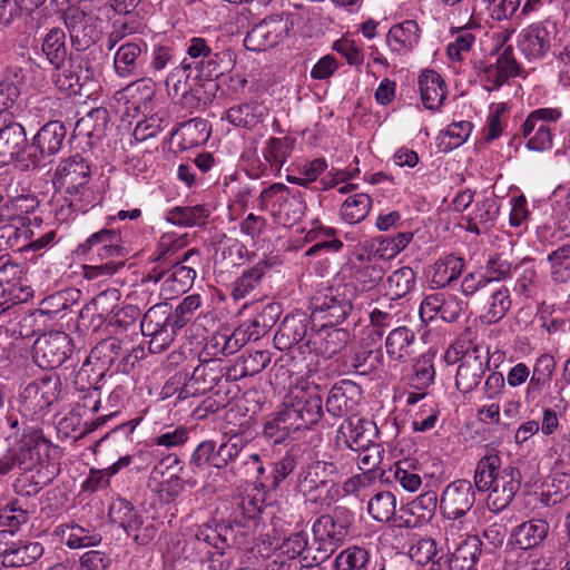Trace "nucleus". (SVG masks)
Masks as SVG:
<instances>
[{
    "mask_svg": "<svg viewBox=\"0 0 570 570\" xmlns=\"http://www.w3.org/2000/svg\"><path fill=\"white\" fill-rule=\"evenodd\" d=\"M468 304L454 294L435 293L424 297L419 314L423 322H431L438 315L446 323H453L464 315Z\"/></svg>",
    "mask_w": 570,
    "mask_h": 570,
    "instance_id": "nucleus-18",
    "label": "nucleus"
},
{
    "mask_svg": "<svg viewBox=\"0 0 570 570\" xmlns=\"http://www.w3.org/2000/svg\"><path fill=\"white\" fill-rule=\"evenodd\" d=\"M82 416L83 413L80 412V406H75L59 419L57 422V432L61 440L83 436V434H81L85 423Z\"/></svg>",
    "mask_w": 570,
    "mask_h": 570,
    "instance_id": "nucleus-63",
    "label": "nucleus"
},
{
    "mask_svg": "<svg viewBox=\"0 0 570 570\" xmlns=\"http://www.w3.org/2000/svg\"><path fill=\"white\" fill-rule=\"evenodd\" d=\"M259 206L284 225L299 220L306 209L304 194L283 183H274L264 188L259 194Z\"/></svg>",
    "mask_w": 570,
    "mask_h": 570,
    "instance_id": "nucleus-10",
    "label": "nucleus"
},
{
    "mask_svg": "<svg viewBox=\"0 0 570 570\" xmlns=\"http://www.w3.org/2000/svg\"><path fill=\"white\" fill-rule=\"evenodd\" d=\"M473 125L468 120L454 121L438 136L440 150L446 153L462 146L470 137Z\"/></svg>",
    "mask_w": 570,
    "mask_h": 570,
    "instance_id": "nucleus-45",
    "label": "nucleus"
},
{
    "mask_svg": "<svg viewBox=\"0 0 570 570\" xmlns=\"http://www.w3.org/2000/svg\"><path fill=\"white\" fill-rule=\"evenodd\" d=\"M520 472L511 466H502L498 453L482 456L474 471V484L479 492L487 493V507L491 512L504 510L520 489Z\"/></svg>",
    "mask_w": 570,
    "mask_h": 570,
    "instance_id": "nucleus-1",
    "label": "nucleus"
},
{
    "mask_svg": "<svg viewBox=\"0 0 570 570\" xmlns=\"http://www.w3.org/2000/svg\"><path fill=\"white\" fill-rule=\"evenodd\" d=\"M507 128V105L503 102L490 106L487 124L483 129L484 139L493 141L498 139Z\"/></svg>",
    "mask_w": 570,
    "mask_h": 570,
    "instance_id": "nucleus-59",
    "label": "nucleus"
},
{
    "mask_svg": "<svg viewBox=\"0 0 570 570\" xmlns=\"http://www.w3.org/2000/svg\"><path fill=\"white\" fill-rule=\"evenodd\" d=\"M199 250L190 248L173 266L155 277L160 282V291L166 298L187 292L196 278L195 266L199 264Z\"/></svg>",
    "mask_w": 570,
    "mask_h": 570,
    "instance_id": "nucleus-14",
    "label": "nucleus"
},
{
    "mask_svg": "<svg viewBox=\"0 0 570 570\" xmlns=\"http://www.w3.org/2000/svg\"><path fill=\"white\" fill-rule=\"evenodd\" d=\"M154 95L155 87L150 79L137 80L124 89V96L131 98L134 108L137 110H146Z\"/></svg>",
    "mask_w": 570,
    "mask_h": 570,
    "instance_id": "nucleus-61",
    "label": "nucleus"
},
{
    "mask_svg": "<svg viewBox=\"0 0 570 570\" xmlns=\"http://www.w3.org/2000/svg\"><path fill=\"white\" fill-rule=\"evenodd\" d=\"M169 320L168 304L156 303L144 315L140 328L145 336L150 337L149 351L154 354L163 353L174 342L177 333L167 321Z\"/></svg>",
    "mask_w": 570,
    "mask_h": 570,
    "instance_id": "nucleus-16",
    "label": "nucleus"
},
{
    "mask_svg": "<svg viewBox=\"0 0 570 570\" xmlns=\"http://www.w3.org/2000/svg\"><path fill=\"white\" fill-rule=\"evenodd\" d=\"M62 392V382L57 374L29 383L19 397L18 411L20 415L30 421L42 419L50 406L58 401Z\"/></svg>",
    "mask_w": 570,
    "mask_h": 570,
    "instance_id": "nucleus-8",
    "label": "nucleus"
},
{
    "mask_svg": "<svg viewBox=\"0 0 570 570\" xmlns=\"http://www.w3.org/2000/svg\"><path fill=\"white\" fill-rule=\"evenodd\" d=\"M510 307V292L505 286H500L490 295L488 308L481 320L485 324H494L505 316Z\"/></svg>",
    "mask_w": 570,
    "mask_h": 570,
    "instance_id": "nucleus-50",
    "label": "nucleus"
},
{
    "mask_svg": "<svg viewBox=\"0 0 570 570\" xmlns=\"http://www.w3.org/2000/svg\"><path fill=\"white\" fill-rule=\"evenodd\" d=\"M301 431V429L294 424L293 420H289L286 412L282 409L275 414V416L268 420L264 425V435L273 443H282L293 433Z\"/></svg>",
    "mask_w": 570,
    "mask_h": 570,
    "instance_id": "nucleus-47",
    "label": "nucleus"
},
{
    "mask_svg": "<svg viewBox=\"0 0 570 570\" xmlns=\"http://www.w3.org/2000/svg\"><path fill=\"white\" fill-rule=\"evenodd\" d=\"M76 253L95 263L87 269L90 277L111 276L125 266L126 249L118 229L102 228L91 234L77 246Z\"/></svg>",
    "mask_w": 570,
    "mask_h": 570,
    "instance_id": "nucleus-4",
    "label": "nucleus"
},
{
    "mask_svg": "<svg viewBox=\"0 0 570 570\" xmlns=\"http://www.w3.org/2000/svg\"><path fill=\"white\" fill-rule=\"evenodd\" d=\"M412 560L420 564L429 562H439L443 557L442 549H438V542L433 537H421V539L412 544L409 551Z\"/></svg>",
    "mask_w": 570,
    "mask_h": 570,
    "instance_id": "nucleus-57",
    "label": "nucleus"
},
{
    "mask_svg": "<svg viewBox=\"0 0 570 570\" xmlns=\"http://www.w3.org/2000/svg\"><path fill=\"white\" fill-rule=\"evenodd\" d=\"M27 521V512L14 503L0 507V534H14Z\"/></svg>",
    "mask_w": 570,
    "mask_h": 570,
    "instance_id": "nucleus-62",
    "label": "nucleus"
},
{
    "mask_svg": "<svg viewBox=\"0 0 570 570\" xmlns=\"http://www.w3.org/2000/svg\"><path fill=\"white\" fill-rule=\"evenodd\" d=\"M464 268V261L454 255L439 258L432 266L431 282L441 288L458 279Z\"/></svg>",
    "mask_w": 570,
    "mask_h": 570,
    "instance_id": "nucleus-41",
    "label": "nucleus"
},
{
    "mask_svg": "<svg viewBox=\"0 0 570 570\" xmlns=\"http://www.w3.org/2000/svg\"><path fill=\"white\" fill-rule=\"evenodd\" d=\"M422 30L415 20H404L393 24L386 33L385 42L392 53L405 56L419 45Z\"/></svg>",
    "mask_w": 570,
    "mask_h": 570,
    "instance_id": "nucleus-26",
    "label": "nucleus"
},
{
    "mask_svg": "<svg viewBox=\"0 0 570 570\" xmlns=\"http://www.w3.org/2000/svg\"><path fill=\"white\" fill-rule=\"evenodd\" d=\"M550 264V275L554 283L570 282V244L562 245L547 257Z\"/></svg>",
    "mask_w": 570,
    "mask_h": 570,
    "instance_id": "nucleus-52",
    "label": "nucleus"
},
{
    "mask_svg": "<svg viewBox=\"0 0 570 570\" xmlns=\"http://www.w3.org/2000/svg\"><path fill=\"white\" fill-rule=\"evenodd\" d=\"M350 337L347 330L335 327L330 323L323 324L317 331L309 334L307 346L312 352L331 358L343 351Z\"/></svg>",
    "mask_w": 570,
    "mask_h": 570,
    "instance_id": "nucleus-23",
    "label": "nucleus"
},
{
    "mask_svg": "<svg viewBox=\"0 0 570 570\" xmlns=\"http://www.w3.org/2000/svg\"><path fill=\"white\" fill-rule=\"evenodd\" d=\"M472 21L473 12L469 14L465 24L458 29L453 41L448 45L446 52L451 61H461L464 55L472 49L475 41L474 35L470 31Z\"/></svg>",
    "mask_w": 570,
    "mask_h": 570,
    "instance_id": "nucleus-51",
    "label": "nucleus"
},
{
    "mask_svg": "<svg viewBox=\"0 0 570 570\" xmlns=\"http://www.w3.org/2000/svg\"><path fill=\"white\" fill-rule=\"evenodd\" d=\"M26 129L10 118L0 121V167L20 159L27 146Z\"/></svg>",
    "mask_w": 570,
    "mask_h": 570,
    "instance_id": "nucleus-24",
    "label": "nucleus"
},
{
    "mask_svg": "<svg viewBox=\"0 0 570 570\" xmlns=\"http://www.w3.org/2000/svg\"><path fill=\"white\" fill-rule=\"evenodd\" d=\"M13 482V491L19 497L31 498L37 495L56 476L53 469L40 466L36 470H21Z\"/></svg>",
    "mask_w": 570,
    "mask_h": 570,
    "instance_id": "nucleus-31",
    "label": "nucleus"
},
{
    "mask_svg": "<svg viewBox=\"0 0 570 570\" xmlns=\"http://www.w3.org/2000/svg\"><path fill=\"white\" fill-rule=\"evenodd\" d=\"M443 358L448 365L458 364L455 386L461 393L468 394L480 385L491 362L495 368L499 367L504 353L499 350L491 353L485 344L468 346L463 340H458L445 351Z\"/></svg>",
    "mask_w": 570,
    "mask_h": 570,
    "instance_id": "nucleus-2",
    "label": "nucleus"
},
{
    "mask_svg": "<svg viewBox=\"0 0 570 570\" xmlns=\"http://www.w3.org/2000/svg\"><path fill=\"white\" fill-rule=\"evenodd\" d=\"M475 75L482 87L488 90H497L511 78L519 77L522 66L514 56L512 46L505 47L495 58L480 60L474 66Z\"/></svg>",
    "mask_w": 570,
    "mask_h": 570,
    "instance_id": "nucleus-13",
    "label": "nucleus"
},
{
    "mask_svg": "<svg viewBox=\"0 0 570 570\" xmlns=\"http://www.w3.org/2000/svg\"><path fill=\"white\" fill-rule=\"evenodd\" d=\"M396 500L389 491L376 493L367 504V511L380 522L389 521L395 513Z\"/></svg>",
    "mask_w": 570,
    "mask_h": 570,
    "instance_id": "nucleus-56",
    "label": "nucleus"
},
{
    "mask_svg": "<svg viewBox=\"0 0 570 570\" xmlns=\"http://www.w3.org/2000/svg\"><path fill=\"white\" fill-rule=\"evenodd\" d=\"M340 470L335 462L311 459L303 463L294 479V490L305 502L316 507H330L337 502Z\"/></svg>",
    "mask_w": 570,
    "mask_h": 570,
    "instance_id": "nucleus-3",
    "label": "nucleus"
},
{
    "mask_svg": "<svg viewBox=\"0 0 570 570\" xmlns=\"http://www.w3.org/2000/svg\"><path fill=\"white\" fill-rule=\"evenodd\" d=\"M372 204V198L366 193H353L342 202L338 216L345 224H360L368 216Z\"/></svg>",
    "mask_w": 570,
    "mask_h": 570,
    "instance_id": "nucleus-37",
    "label": "nucleus"
},
{
    "mask_svg": "<svg viewBox=\"0 0 570 570\" xmlns=\"http://www.w3.org/2000/svg\"><path fill=\"white\" fill-rule=\"evenodd\" d=\"M191 541L200 554V561L208 562L209 569L229 570L234 543H229L227 537H193Z\"/></svg>",
    "mask_w": 570,
    "mask_h": 570,
    "instance_id": "nucleus-22",
    "label": "nucleus"
},
{
    "mask_svg": "<svg viewBox=\"0 0 570 570\" xmlns=\"http://www.w3.org/2000/svg\"><path fill=\"white\" fill-rule=\"evenodd\" d=\"M416 336L407 326L391 330L385 337V352L391 367L409 362L415 352Z\"/></svg>",
    "mask_w": 570,
    "mask_h": 570,
    "instance_id": "nucleus-25",
    "label": "nucleus"
},
{
    "mask_svg": "<svg viewBox=\"0 0 570 570\" xmlns=\"http://www.w3.org/2000/svg\"><path fill=\"white\" fill-rule=\"evenodd\" d=\"M357 392V386L347 380L341 381L335 384L327 396L326 410L332 416H342L355 409L356 401L354 394Z\"/></svg>",
    "mask_w": 570,
    "mask_h": 570,
    "instance_id": "nucleus-34",
    "label": "nucleus"
},
{
    "mask_svg": "<svg viewBox=\"0 0 570 570\" xmlns=\"http://www.w3.org/2000/svg\"><path fill=\"white\" fill-rule=\"evenodd\" d=\"M121 294L117 288H107L96 295L86 309L92 311L100 321L107 320L117 311Z\"/></svg>",
    "mask_w": 570,
    "mask_h": 570,
    "instance_id": "nucleus-53",
    "label": "nucleus"
},
{
    "mask_svg": "<svg viewBox=\"0 0 570 570\" xmlns=\"http://www.w3.org/2000/svg\"><path fill=\"white\" fill-rule=\"evenodd\" d=\"M570 495V473L554 471L542 485L541 501L546 505H556Z\"/></svg>",
    "mask_w": 570,
    "mask_h": 570,
    "instance_id": "nucleus-42",
    "label": "nucleus"
},
{
    "mask_svg": "<svg viewBox=\"0 0 570 570\" xmlns=\"http://www.w3.org/2000/svg\"><path fill=\"white\" fill-rule=\"evenodd\" d=\"M147 43L141 39L122 42L114 55V70L120 78L138 77L147 61Z\"/></svg>",
    "mask_w": 570,
    "mask_h": 570,
    "instance_id": "nucleus-21",
    "label": "nucleus"
},
{
    "mask_svg": "<svg viewBox=\"0 0 570 570\" xmlns=\"http://www.w3.org/2000/svg\"><path fill=\"white\" fill-rule=\"evenodd\" d=\"M268 266L266 261H259L245 269L232 284V297L239 301L250 294L261 284Z\"/></svg>",
    "mask_w": 570,
    "mask_h": 570,
    "instance_id": "nucleus-40",
    "label": "nucleus"
},
{
    "mask_svg": "<svg viewBox=\"0 0 570 570\" xmlns=\"http://www.w3.org/2000/svg\"><path fill=\"white\" fill-rule=\"evenodd\" d=\"M43 553V547L39 542H26L19 540L12 543H0V556L4 567H24L37 561Z\"/></svg>",
    "mask_w": 570,
    "mask_h": 570,
    "instance_id": "nucleus-27",
    "label": "nucleus"
},
{
    "mask_svg": "<svg viewBox=\"0 0 570 570\" xmlns=\"http://www.w3.org/2000/svg\"><path fill=\"white\" fill-rule=\"evenodd\" d=\"M32 296V288L22 283V269L18 264L0 266V309L2 312L12 305L27 302Z\"/></svg>",
    "mask_w": 570,
    "mask_h": 570,
    "instance_id": "nucleus-20",
    "label": "nucleus"
},
{
    "mask_svg": "<svg viewBox=\"0 0 570 570\" xmlns=\"http://www.w3.org/2000/svg\"><path fill=\"white\" fill-rule=\"evenodd\" d=\"M288 32L287 22L279 16L269 17L255 24L246 35L244 46L254 52L277 46Z\"/></svg>",
    "mask_w": 570,
    "mask_h": 570,
    "instance_id": "nucleus-19",
    "label": "nucleus"
},
{
    "mask_svg": "<svg viewBox=\"0 0 570 570\" xmlns=\"http://www.w3.org/2000/svg\"><path fill=\"white\" fill-rule=\"evenodd\" d=\"M308 320L305 315H287L274 336V344L279 351H288L307 334Z\"/></svg>",
    "mask_w": 570,
    "mask_h": 570,
    "instance_id": "nucleus-30",
    "label": "nucleus"
},
{
    "mask_svg": "<svg viewBox=\"0 0 570 570\" xmlns=\"http://www.w3.org/2000/svg\"><path fill=\"white\" fill-rule=\"evenodd\" d=\"M417 83L423 106L432 111L440 110L446 97L443 78L436 71L425 69L420 73Z\"/></svg>",
    "mask_w": 570,
    "mask_h": 570,
    "instance_id": "nucleus-28",
    "label": "nucleus"
},
{
    "mask_svg": "<svg viewBox=\"0 0 570 570\" xmlns=\"http://www.w3.org/2000/svg\"><path fill=\"white\" fill-rule=\"evenodd\" d=\"M169 125V118L166 111H157L156 114L139 121L134 130L136 140L144 141L157 136Z\"/></svg>",
    "mask_w": 570,
    "mask_h": 570,
    "instance_id": "nucleus-60",
    "label": "nucleus"
},
{
    "mask_svg": "<svg viewBox=\"0 0 570 570\" xmlns=\"http://www.w3.org/2000/svg\"><path fill=\"white\" fill-rule=\"evenodd\" d=\"M368 561V553L360 547H350L335 559L336 570H363Z\"/></svg>",
    "mask_w": 570,
    "mask_h": 570,
    "instance_id": "nucleus-64",
    "label": "nucleus"
},
{
    "mask_svg": "<svg viewBox=\"0 0 570 570\" xmlns=\"http://www.w3.org/2000/svg\"><path fill=\"white\" fill-rule=\"evenodd\" d=\"M89 177V163L77 154L59 163L52 183L58 191L66 194V202H68L69 207L77 210L79 203L88 193Z\"/></svg>",
    "mask_w": 570,
    "mask_h": 570,
    "instance_id": "nucleus-9",
    "label": "nucleus"
},
{
    "mask_svg": "<svg viewBox=\"0 0 570 570\" xmlns=\"http://www.w3.org/2000/svg\"><path fill=\"white\" fill-rule=\"evenodd\" d=\"M282 409L301 430L309 429L323 414L320 386L304 376L296 377L284 396Z\"/></svg>",
    "mask_w": 570,
    "mask_h": 570,
    "instance_id": "nucleus-5",
    "label": "nucleus"
},
{
    "mask_svg": "<svg viewBox=\"0 0 570 570\" xmlns=\"http://www.w3.org/2000/svg\"><path fill=\"white\" fill-rule=\"evenodd\" d=\"M209 212L203 205L175 207L167 213V220L173 225L191 227L203 224Z\"/></svg>",
    "mask_w": 570,
    "mask_h": 570,
    "instance_id": "nucleus-55",
    "label": "nucleus"
},
{
    "mask_svg": "<svg viewBox=\"0 0 570 570\" xmlns=\"http://www.w3.org/2000/svg\"><path fill=\"white\" fill-rule=\"evenodd\" d=\"M416 274L409 267L403 266L390 274L384 282L386 295L392 299L404 297L415 288Z\"/></svg>",
    "mask_w": 570,
    "mask_h": 570,
    "instance_id": "nucleus-44",
    "label": "nucleus"
},
{
    "mask_svg": "<svg viewBox=\"0 0 570 570\" xmlns=\"http://www.w3.org/2000/svg\"><path fill=\"white\" fill-rule=\"evenodd\" d=\"M109 519L117 530L126 533L137 532L141 527V519L135 511L132 504L122 498H117L109 507Z\"/></svg>",
    "mask_w": 570,
    "mask_h": 570,
    "instance_id": "nucleus-38",
    "label": "nucleus"
},
{
    "mask_svg": "<svg viewBox=\"0 0 570 570\" xmlns=\"http://www.w3.org/2000/svg\"><path fill=\"white\" fill-rule=\"evenodd\" d=\"M294 140L289 137H271L263 148V157L271 166V169L279 174L293 150Z\"/></svg>",
    "mask_w": 570,
    "mask_h": 570,
    "instance_id": "nucleus-43",
    "label": "nucleus"
},
{
    "mask_svg": "<svg viewBox=\"0 0 570 570\" xmlns=\"http://www.w3.org/2000/svg\"><path fill=\"white\" fill-rule=\"evenodd\" d=\"M355 515L344 507H337L332 513L318 517L313 525V534H344L352 530Z\"/></svg>",
    "mask_w": 570,
    "mask_h": 570,
    "instance_id": "nucleus-32",
    "label": "nucleus"
},
{
    "mask_svg": "<svg viewBox=\"0 0 570 570\" xmlns=\"http://www.w3.org/2000/svg\"><path fill=\"white\" fill-rule=\"evenodd\" d=\"M355 295L354 287L347 284L321 288L312 301L313 316L330 324H340L352 312Z\"/></svg>",
    "mask_w": 570,
    "mask_h": 570,
    "instance_id": "nucleus-11",
    "label": "nucleus"
},
{
    "mask_svg": "<svg viewBox=\"0 0 570 570\" xmlns=\"http://www.w3.org/2000/svg\"><path fill=\"white\" fill-rule=\"evenodd\" d=\"M49 441L39 429L24 431L17 444L10 449L17 468L20 470H36L40 466L53 465L41 461V456L48 451Z\"/></svg>",
    "mask_w": 570,
    "mask_h": 570,
    "instance_id": "nucleus-17",
    "label": "nucleus"
},
{
    "mask_svg": "<svg viewBox=\"0 0 570 570\" xmlns=\"http://www.w3.org/2000/svg\"><path fill=\"white\" fill-rule=\"evenodd\" d=\"M67 128L60 121H49L43 125L32 138V147L41 158L55 156L62 148Z\"/></svg>",
    "mask_w": 570,
    "mask_h": 570,
    "instance_id": "nucleus-29",
    "label": "nucleus"
},
{
    "mask_svg": "<svg viewBox=\"0 0 570 570\" xmlns=\"http://www.w3.org/2000/svg\"><path fill=\"white\" fill-rule=\"evenodd\" d=\"M479 544H481L480 537H466L452 554L451 569L471 570L480 554Z\"/></svg>",
    "mask_w": 570,
    "mask_h": 570,
    "instance_id": "nucleus-48",
    "label": "nucleus"
},
{
    "mask_svg": "<svg viewBox=\"0 0 570 570\" xmlns=\"http://www.w3.org/2000/svg\"><path fill=\"white\" fill-rule=\"evenodd\" d=\"M559 107H543L532 110L521 125V134L525 138V147L531 151L543 153L553 147V128L562 118Z\"/></svg>",
    "mask_w": 570,
    "mask_h": 570,
    "instance_id": "nucleus-12",
    "label": "nucleus"
},
{
    "mask_svg": "<svg viewBox=\"0 0 570 570\" xmlns=\"http://www.w3.org/2000/svg\"><path fill=\"white\" fill-rule=\"evenodd\" d=\"M436 507V494L434 492H426L420 495L411 504L410 511L413 517H417L416 520H406L410 527H420L423 523L429 522L433 515Z\"/></svg>",
    "mask_w": 570,
    "mask_h": 570,
    "instance_id": "nucleus-58",
    "label": "nucleus"
},
{
    "mask_svg": "<svg viewBox=\"0 0 570 570\" xmlns=\"http://www.w3.org/2000/svg\"><path fill=\"white\" fill-rule=\"evenodd\" d=\"M368 425L370 422L362 419L346 420L341 424L338 433L351 450L368 451L371 444Z\"/></svg>",
    "mask_w": 570,
    "mask_h": 570,
    "instance_id": "nucleus-39",
    "label": "nucleus"
},
{
    "mask_svg": "<svg viewBox=\"0 0 570 570\" xmlns=\"http://www.w3.org/2000/svg\"><path fill=\"white\" fill-rule=\"evenodd\" d=\"M73 348L72 340L67 333L47 332L33 343V360L41 368H57L71 357Z\"/></svg>",
    "mask_w": 570,
    "mask_h": 570,
    "instance_id": "nucleus-15",
    "label": "nucleus"
},
{
    "mask_svg": "<svg viewBox=\"0 0 570 570\" xmlns=\"http://www.w3.org/2000/svg\"><path fill=\"white\" fill-rule=\"evenodd\" d=\"M271 362V355L267 351H255L242 354L234 365L227 371L229 381H238L247 376L261 373Z\"/></svg>",
    "mask_w": 570,
    "mask_h": 570,
    "instance_id": "nucleus-35",
    "label": "nucleus"
},
{
    "mask_svg": "<svg viewBox=\"0 0 570 570\" xmlns=\"http://www.w3.org/2000/svg\"><path fill=\"white\" fill-rule=\"evenodd\" d=\"M558 22L551 18L529 23L517 36V48L528 62H540L549 57L559 41Z\"/></svg>",
    "mask_w": 570,
    "mask_h": 570,
    "instance_id": "nucleus-7",
    "label": "nucleus"
},
{
    "mask_svg": "<svg viewBox=\"0 0 570 570\" xmlns=\"http://www.w3.org/2000/svg\"><path fill=\"white\" fill-rule=\"evenodd\" d=\"M41 50L53 67L62 65L67 57L65 31L61 28L50 29L42 40Z\"/></svg>",
    "mask_w": 570,
    "mask_h": 570,
    "instance_id": "nucleus-46",
    "label": "nucleus"
},
{
    "mask_svg": "<svg viewBox=\"0 0 570 570\" xmlns=\"http://www.w3.org/2000/svg\"><path fill=\"white\" fill-rule=\"evenodd\" d=\"M475 502L472 483L468 480H455L442 492L440 508L443 515L451 521V531H474V513L471 509Z\"/></svg>",
    "mask_w": 570,
    "mask_h": 570,
    "instance_id": "nucleus-6",
    "label": "nucleus"
},
{
    "mask_svg": "<svg viewBox=\"0 0 570 570\" xmlns=\"http://www.w3.org/2000/svg\"><path fill=\"white\" fill-rule=\"evenodd\" d=\"M254 104H240L227 109L225 119L237 128L252 129L257 126L263 117Z\"/></svg>",
    "mask_w": 570,
    "mask_h": 570,
    "instance_id": "nucleus-49",
    "label": "nucleus"
},
{
    "mask_svg": "<svg viewBox=\"0 0 570 570\" xmlns=\"http://www.w3.org/2000/svg\"><path fill=\"white\" fill-rule=\"evenodd\" d=\"M218 382V375L208 363L197 365L191 376L186 381L178 393V399L186 400L205 394L210 391Z\"/></svg>",
    "mask_w": 570,
    "mask_h": 570,
    "instance_id": "nucleus-33",
    "label": "nucleus"
},
{
    "mask_svg": "<svg viewBox=\"0 0 570 570\" xmlns=\"http://www.w3.org/2000/svg\"><path fill=\"white\" fill-rule=\"evenodd\" d=\"M499 215V206L493 197L476 203L474 210L466 216V230L475 235L489 229Z\"/></svg>",
    "mask_w": 570,
    "mask_h": 570,
    "instance_id": "nucleus-36",
    "label": "nucleus"
},
{
    "mask_svg": "<svg viewBox=\"0 0 570 570\" xmlns=\"http://www.w3.org/2000/svg\"><path fill=\"white\" fill-rule=\"evenodd\" d=\"M413 239L411 232H402L394 236L380 237L376 239L375 255L383 261L396 257Z\"/></svg>",
    "mask_w": 570,
    "mask_h": 570,
    "instance_id": "nucleus-54",
    "label": "nucleus"
}]
</instances>
